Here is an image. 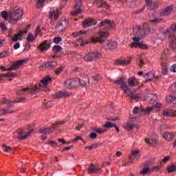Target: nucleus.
Returning <instances> with one entry per match:
<instances>
[{"mask_svg": "<svg viewBox=\"0 0 176 176\" xmlns=\"http://www.w3.org/2000/svg\"><path fill=\"white\" fill-rule=\"evenodd\" d=\"M52 78L49 76L43 78L38 85L32 87L21 88L16 91L18 96H27V94H36L38 91H47V85Z\"/></svg>", "mask_w": 176, "mask_h": 176, "instance_id": "nucleus-1", "label": "nucleus"}, {"mask_svg": "<svg viewBox=\"0 0 176 176\" xmlns=\"http://www.w3.org/2000/svg\"><path fill=\"white\" fill-rule=\"evenodd\" d=\"M91 42H94V43H97V42H99V43H103L104 47H107V49H109L110 50L112 49H116V47L118 46L116 41L104 40L102 38H100L99 37L92 38Z\"/></svg>", "mask_w": 176, "mask_h": 176, "instance_id": "nucleus-2", "label": "nucleus"}, {"mask_svg": "<svg viewBox=\"0 0 176 176\" xmlns=\"http://www.w3.org/2000/svg\"><path fill=\"white\" fill-rule=\"evenodd\" d=\"M9 23L11 24H17L21 17H23V11L20 9H16L9 13Z\"/></svg>", "mask_w": 176, "mask_h": 176, "instance_id": "nucleus-3", "label": "nucleus"}, {"mask_svg": "<svg viewBox=\"0 0 176 176\" xmlns=\"http://www.w3.org/2000/svg\"><path fill=\"white\" fill-rule=\"evenodd\" d=\"M121 90H123L124 93L127 95V97H130L131 100H135L136 101H138V99L140 98V94H133V91L129 88V85H127V83H126L125 81H124L121 85Z\"/></svg>", "mask_w": 176, "mask_h": 176, "instance_id": "nucleus-4", "label": "nucleus"}, {"mask_svg": "<svg viewBox=\"0 0 176 176\" xmlns=\"http://www.w3.org/2000/svg\"><path fill=\"white\" fill-rule=\"evenodd\" d=\"M65 123V121H58L55 122L50 128H45L42 129H39V133L41 134H50L51 133H53L57 127H59V126H61V124H64Z\"/></svg>", "mask_w": 176, "mask_h": 176, "instance_id": "nucleus-5", "label": "nucleus"}, {"mask_svg": "<svg viewBox=\"0 0 176 176\" xmlns=\"http://www.w3.org/2000/svg\"><path fill=\"white\" fill-rule=\"evenodd\" d=\"M2 104H5L6 105H7L8 109L1 110L0 116H3L5 115H9V113H14V111L9 109V108L13 107V102H10V100H8L7 98H4L2 101Z\"/></svg>", "mask_w": 176, "mask_h": 176, "instance_id": "nucleus-6", "label": "nucleus"}, {"mask_svg": "<svg viewBox=\"0 0 176 176\" xmlns=\"http://www.w3.org/2000/svg\"><path fill=\"white\" fill-rule=\"evenodd\" d=\"M133 34L139 38H145L148 35V29L136 26L133 28Z\"/></svg>", "mask_w": 176, "mask_h": 176, "instance_id": "nucleus-7", "label": "nucleus"}, {"mask_svg": "<svg viewBox=\"0 0 176 176\" xmlns=\"http://www.w3.org/2000/svg\"><path fill=\"white\" fill-rule=\"evenodd\" d=\"M101 53L98 52H91L87 56H84L85 61H96V60H100L101 58Z\"/></svg>", "mask_w": 176, "mask_h": 176, "instance_id": "nucleus-8", "label": "nucleus"}, {"mask_svg": "<svg viewBox=\"0 0 176 176\" xmlns=\"http://www.w3.org/2000/svg\"><path fill=\"white\" fill-rule=\"evenodd\" d=\"M169 50H165L162 54V56L161 60L162 61V74L163 75H167L168 74V65H167V63L164 62L166 60V56L168 54Z\"/></svg>", "mask_w": 176, "mask_h": 176, "instance_id": "nucleus-9", "label": "nucleus"}, {"mask_svg": "<svg viewBox=\"0 0 176 176\" xmlns=\"http://www.w3.org/2000/svg\"><path fill=\"white\" fill-rule=\"evenodd\" d=\"M68 27V21L65 18H62L58 23L56 30L58 32H61V31H64L65 28Z\"/></svg>", "mask_w": 176, "mask_h": 176, "instance_id": "nucleus-10", "label": "nucleus"}, {"mask_svg": "<svg viewBox=\"0 0 176 176\" xmlns=\"http://www.w3.org/2000/svg\"><path fill=\"white\" fill-rule=\"evenodd\" d=\"M65 86L67 89H72V87H78L79 86V78H75L73 79H68L65 82Z\"/></svg>", "mask_w": 176, "mask_h": 176, "instance_id": "nucleus-11", "label": "nucleus"}, {"mask_svg": "<svg viewBox=\"0 0 176 176\" xmlns=\"http://www.w3.org/2000/svg\"><path fill=\"white\" fill-rule=\"evenodd\" d=\"M168 36L169 39L174 37V32H171L170 29H167L164 32H162L157 34V38L160 41L166 40V37Z\"/></svg>", "mask_w": 176, "mask_h": 176, "instance_id": "nucleus-12", "label": "nucleus"}, {"mask_svg": "<svg viewBox=\"0 0 176 176\" xmlns=\"http://www.w3.org/2000/svg\"><path fill=\"white\" fill-rule=\"evenodd\" d=\"M82 1V0H75L76 5L74 6L75 11L71 12L72 16H76L82 12V9L80 8L83 5Z\"/></svg>", "mask_w": 176, "mask_h": 176, "instance_id": "nucleus-13", "label": "nucleus"}, {"mask_svg": "<svg viewBox=\"0 0 176 176\" xmlns=\"http://www.w3.org/2000/svg\"><path fill=\"white\" fill-rule=\"evenodd\" d=\"M57 67V63L56 61L47 62L44 65L40 66L41 71H45V69H53Z\"/></svg>", "mask_w": 176, "mask_h": 176, "instance_id": "nucleus-14", "label": "nucleus"}, {"mask_svg": "<svg viewBox=\"0 0 176 176\" xmlns=\"http://www.w3.org/2000/svg\"><path fill=\"white\" fill-rule=\"evenodd\" d=\"M90 79L87 74H82L78 78V86H82V87H85L87 86V83H89Z\"/></svg>", "mask_w": 176, "mask_h": 176, "instance_id": "nucleus-15", "label": "nucleus"}, {"mask_svg": "<svg viewBox=\"0 0 176 176\" xmlns=\"http://www.w3.org/2000/svg\"><path fill=\"white\" fill-rule=\"evenodd\" d=\"M50 46H52V41L45 40L38 46V49L41 52H46L50 49Z\"/></svg>", "mask_w": 176, "mask_h": 176, "instance_id": "nucleus-16", "label": "nucleus"}, {"mask_svg": "<svg viewBox=\"0 0 176 176\" xmlns=\"http://www.w3.org/2000/svg\"><path fill=\"white\" fill-rule=\"evenodd\" d=\"M104 26L109 27L110 28H115V27H116V25L115 24V22H113V21H110L109 19H104L98 25V27Z\"/></svg>", "mask_w": 176, "mask_h": 176, "instance_id": "nucleus-17", "label": "nucleus"}, {"mask_svg": "<svg viewBox=\"0 0 176 176\" xmlns=\"http://www.w3.org/2000/svg\"><path fill=\"white\" fill-rule=\"evenodd\" d=\"M32 133H34V129H30L29 131L26 133L25 135H23L24 131H23V129H19L18 131V138L19 140H25V138H28L30 135L32 134Z\"/></svg>", "mask_w": 176, "mask_h": 176, "instance_id": "nucleus-18", "label": "nucleus"}, {"mask_svg": "<svg viewBox=\"0 0 176 176\" xmlns=\"http://www.w3.org/2000/svg\"><path fill=\"white\" fill-rule=\"evenodd\" d=\"M24 63H25V60H18L12 64L10 68L6 69V71H14V69H17L19 67H21Z\"/></svg>", "mask_w": 176, "mask_h": 176, "instance_id": "nucleus-19", "label": "nucleus"}, {"mask_svg": "<svg viewBox=\"0 0 176 176\" xmlns=\"http://www.w3.org/2000/svg\"><path fill=\"white\" fill-rule=\"evenodd\" d=\"M69 96H71V93L68 91H59L54 95V98H63L64 97L67 98V97H69Z\"/></svg>", "mask_w": 176, "mask_h": 176, "instance_id": "nucleus-20", "label": "nucleus"}, {"mask_svg": "<svg viewBox=\"0 0 176 176\" xmlns=\"http://www.w3.org/2000/svg\"><path fill=\"white\" fill-rule=\"evenodd\" d=\"M90 25H96V21L91 18L86 19L82 22V27L84 28H87V27H90Z\"/></svg>", "mask_w": 176, "mask_h": 176, "instance_id": "nucleus-21", "label": "nucleus"}, {"mask_svg": "<svg viewBox=\"0 0 176 176\" xmlns=\"http://www.w3.org/2000/svg\"><path fill=\"white\" fill-rule=\"evenodd\" d=\"M173 10V6H169L166 7L165 9H164L162 11L160 12V16L162 17L164 16H170L171 14V12Z\"/></svg>", "mask_w": 176, "mask_h": 176, "instance_id": "nucleus-22", "label": "nucleus"}, {"mask_svg": "<svg viewBox=\"0 0 176 176\" xmlns=\"http://www.w3.org/2000/svg\"><path fill=\"white\" fill-rule=\"evenodd\" d=\"M131 164H133V162L134 160H138L140 159V151H132V154L129 157Z\"/></svg>", "mask_w": 176, "mask_h": 176, "instance_id": "nucleus-23", "label": "nucleus"}, {"mask_svg": "<svg viewBox=\"0 0 176 176\" xmlns=\"http://www.w3.org/2000/svg\"><path fill=\"white\" fill-rule=\"evenodd\" d=\"M162 107V103L157 102L155 106L151 107H146L145 109H142V112H144L146 115H148L153 111V108H160Z\"/></svg>", "mask_w": 176, "mask_h": 176, "instance_id": "nucleus-24", "label": "nucleus"}, {"mask_svg": "<svg viewBox=\"0 0 176 176\" xmlns=\"http://www.w3.org/2000/svg\"><path fill=\"white\" fill-rule=\"evenodd\" d=\"M95 5H97L98 8H104V9H109V6L104 1V0H96L94 2Z\"/></svg>", "mask_w": 176, "mask_h": 176, "instance_id": "nucleus-25", "label": "nucleus"}, {"mask_svg": "<svg viewBox=\"0 0 176 176\" xmlns=\"http://www.w3.org/2000/svg\"><path fill=\"white\" fill-rule=\"evenodd\" d=\"M162 115L164 116H176V111L175 110H171L168 109L166 110H164L162 112Z\"/></svg>", "mask_w": 176, "mask_h": 176, "instance_id": "nucleus-26", "label": "nucleus"}, {"mask_svg": "<svg viewBox=\"0 0 176 176\" xmlns=\"http://www.w3.org/2000/svg\"><path fill=\"white\" fill-rule=\"evenodd\" d=\"M58 16H60L58 10H53L50 11V19H54V20H57V19H58Z\"/></svg>", "mask_w": 176, "mask_h": 176, "instance_id": "nucleus-27", "label": "nucleus"}, {"mask_svg": "<svg viewBox=\"0 0 176 176\" xmlns=\"http://www.w3.org/2000/svg\"><path fill=\"white\" fill-rule=\"evenodd\" d=\"M175 137V133H170V132H166L164 134V138L166 139V141H171L174 139Z\"/></svg>", "mask_w": 176, "mask_h": 176, "instance_id": "nucleus-28", "label": "nucleus"}, {"mask_svg": "<svg viewBox=\"0 0 176 176\" xmlns=\"http://www.w3.org/2000/svg\"><path fill=\"white\" fill-rule=\"evenodd\" d=\"M88 174H93L94 173H98L100 171V168L96 167V165L91 164L90 166L87 168Z\"/></svg>", "mask_w": 176, "mask_h": 176, "instance_id": "nucleus-29", "label": "nucleus"}, {"mask_svg": "<svg viewBox=\"0 0 176 176\" xmlns=\"http://www.w3.org/2000/svg\"><path fill=\"white\" fill-rule=\"evenodd\" d=\"M128 85L130 87H135V86H137V79L135 76H132L128 79Z\"/></svg>", "mask_w": 176, "mask_h": 176, "instance_id": "nucleus-30", "label": "nucleus"}, {"mask_svg": "<svg viewBox=\"0 0 176 176\" xmlns=\"http://www.w3.org/2000/svg\"><path fill=\"white\" fill-rule=\"evenodd\" d=\"M145 142L148 144L149 145H152V146H156L157 145V139L153 138L151 139H145Z\"/></svg>", "mask_w": 176, "mask_h": 176, "instance_id": "nucleus-31", "label": "nucleus"}, {"mask_svg": "<svg viewBox=\"0 0 176 176\" xmlns=\"http://www.w3.org/2000/svg\"><path fill=\"white\" fill-rule=\"evenodd\" d=\"M142 38L140 36H135L133 38V42L132 43V47H138L139 45H140L141 42H140V41H141Z\"/></svg>", "mask_w": 176, "mask_h": 176, "instance_id": "nucleus-32", "label": "nucleus"}, {"mask_svg": "<svg viewBox=\"0 0 176 176\" xmlns=\"http://www.w3.org/2000/svg\"><path fill=\"white\" fill-rule=\"evenodd\" d=\"M146 6L150 7V9H156L159 5V3H152V0H146Z\"/></svg>", "mask_w": 176, "mask_h": 176, "instance_id": "nucleus-33", "label": "nucleus"}, {"mask_svg": "<svg viewBox=\"0 0 176 176\" xmlns=\"http://www.w3.org/2000/svg\"><path fill=\"white\" fill-rule=\"evenodd\" d=\"M144 79H146V82H151L155 79V74L152 72L147 73L144 75Z\"/></svg>", "mask_w": 176, "mask_h": 176, "instance_id": "nucleus-34", "label": "nucleus"}, {"mask_svg": "<svg viewBox=\"0 0 176 176\" xmlns=\"http://www.w3.org/2000/svg\"><path fill=\"white\" fill-rule=\"evenodd\" d=\"M23 32L18 33L14 34V36L12 38V42H17V41H21L23 39Z\"/></svg>", "mask_w": 176, "mask_h": 176, "instance_id": "nucleus-35", "label": "nucleus"}, {"mask_svg": "<svg viewBox=\"0 0 176 176\" xmlns=\"http://www.w3.org/2000/svg\"><path fill=\"white\" fill-rule=\"evenodd\" d=\"M170 48L173 49V50H176V37L175 35H174L173 33V37H170Z\"/></svg>", "mask_w": 176, "mask_h": 176, "instance_id": "nucleus-36", "label": "nucleus"}, {"mask_svg": "<svg viewBox=\"0 0 176 176\" xmlns=\"http://www.w3.org/2000/svg\"><path fill=\"white\" fill-rule=\"evenodd\" d=\"M127 64H130V60H122L120 59L116 60V65H127Z\"/></svg>", "mask_w": 176, "mask_h": 176, "instance_id": "nucleus-37", "label": "nucleus"}, {"mask_svg": "<svg viewBox=\"0 0 176 176\" xmlns=\"http://www.w3.org/2000/svg\"><path fill=\"white\" fill-rule=\"evenodd\" d=\"M167 102L176 104V96H169L166 98Z\"/></svg>", "mask_w": 176, "mask_h": 176, "instance_id": "nucleus-38", "label": "nucleus"}, {"mask_svg": "<svg viewBox=\"0 0 176 176\" xmlns=\"http://www.w3.org/2000/svg\"><path fill=\"white\" fill-rule=\"evenodd\" d=\"M99 36L100 38H108V36H109V33H108V32L100 30Z\"/></svg>", "mask_w": 176, "mask_h": 176, "instance_id": "nucleus-39", "label": "nucleus"}, {"mask_svg": "<svg viewBox=\"0 0 176 176\" xmlns=\"http://www.w3.org/2000/svg\"><path fill=\"white\" fill-rule=\"evenodd\" d=\"M52 50L55 54H57V53H60V52L63 50V47L60 45H54Z\"/></svg>", "mask_w": 176, "mask_h": 176, "instance_id": "nucleus-40", "label": "nucleus"}, {"mask_svg": "<svg viewBox=\"0 0 176 176\" xmlns=\"http://www.w3.org/2000/svg\"><path fill=\"white\" fill-rule=\"evenodd\" d=\"M100 146V144L98 143H95L94 144H91V146H88L85 148V149H89V151H93V149H97Z\"/></svg>", "mask_w": 176, "mask_h": 176, "instance_id": "nucleus-41", "label": "nucleus"}, {"mask_svg": "<svg viewBox=\"0 0 176 176\" xmlns=\"http://www.w3.org/2000/svg\"><path fill=\"white\" fill-rule=\"evenodd\" d=\"M83 35H86V32H84L82 30H80V32H74L72 34L73 36H80V38H82Z\"/></svg>", "mask_w": 176, "mask_h": 176, "instance_id": "nucleus-42", "label": "nucleus"}, {"mask_svg": "<svg viewBox=\"0 0 176 176\" xmlns=\"http://www.w3.org/2000/svg\"><path fill=\"white\" fill-rule=\"evenodd\" d=\"M103 127H104V129H112V127H116V124H112L111 122H107L106 124L103 125Z\"/></svg>", "mask_w": 176, "mask_h": 176, "instance_id": "nucleus-43", "label": "nucleus"}, {"mask_svg": "<svg viewBox=\"0 0 176 176\" xmlns=\"http://www.w3.org/2000/svg\"><path fill=\"white\" fill-rule=\"evenodd\" d=\"M115 85H122L123 82H124V77H121L119 78L118 80L113 81Z\"/></svg>", "mask_w": 176, "mask_h": 176, "instance_id": "nucleus-44", "label": "nucleus"}, {"mask_svg": "<svg viewBox=\"0 0 176 176\" xmlns=\"http://www.w3.org/2000/svg\"><path fill=\"white\" fill-rule=\"evenodd\" d=\"M167 170L168 173H175L176 165H170L168 167Z\"/></svg>", "mask_w": 176, "mask_h": 176, "instance_id": "nucleus-45", "label": "nucleus"}, {"mask_svg": "<svg viewBox=\"0 0 176 176\" xmlns=\"http://www.w3.org/2000/svg\"><path fill=\"white\" fill-rule=\"evenodd\" d=\"M94 131H95V133H98V134H103V133H105L107 130L101 128H94Z\"/></svg>", "mask_w": 176, "mask_h": 176, "instance_id": "nucleus-46", "label": "nucleus"}, {"mask_svg": "<svg viewBox=\"0 0 176 176\" xmlns=\"http://www.w3.org/2000/svg\"><path fill=\"white\" fill-rule=\"evenodd\" d=\"M8 56H9V50H4L0 53V58L8 57Z\"/></svg>", "mask_w": 176, "mask_h": 176, "instance_id": "nucleus-47", "label": "nucleus"}, {"mask_svg": "<svg viewBox=\"0 0 176 176\" xmlns=\"http://www.w3.org/2000/svg\"><path fill=\"white\" fill-rule=\"evenodd\" d=\"M26 39L29 43H32L35 41V38H34V35H32V34H29Z\"/></svg>", "mask_w": 176, "mask_h": 176, "instance_id": "nucleus-48", "label": "nucleus"}, {"mask_svg": "<svg viewBox=\"0 0 176 176\" xmlns=\"http://www.w3.org/2000/svg\"><path fill=\"white\" fill-rule=\"evenodd\" d=\"M63 41V38L61 36H56L54 38V43H56V45H58L60 42Z\"/></svg>", "mask_w": 176, "mask_h": 176, "instance_id": "nucleus-49", "label": "nucleus"}, {"mask_svg": "<svg viewBox=\"0 0 176 176\" xmlns=\"http://www.w3.org/2000/svg\"><path fill=\"white\" fill-rule=\"evenodd\" d=\"M50 1H52V0H50ZM43 3H45V0H38L37 8H43Z\"/></svg>", "mask_w": 176, "mask_h": 176, "instance_id": "nucleus-50", "label": "nucleus"}, {"mask_svg": "<svg viewBox=\"0 0 176 176\" xmlns=\"http://www.w3.org/2000/svg\"><path fill=\"white\" fill-rule=\"evenodd\" d=\"M3 151H4V152H10V151H12V147L8 146L6 144H3Z\"/></svg>", "mask_w": 176, "mask_h": 176, "instance_id": "nucleus-51", "label": "nucleus"}, {"mask_svg": "<svg viewBox=\"0 0 176 176\" xmlns=\"http://www.w3.org/2000/svg\"><path fill=\"white\" fill-rule=\"evenodd\" d=\"M171 159V157L170 156H166L165 157L162 161L161 162V166H163V163L166 164L167 163V162H168V160H170Z\"/></svg>", "mask_w": 176, "mask_h": 176, "instance_id": "nucleus-52", "label": "nucleus"}, {"mask_svg": "<svg viewBox=\"0 0 176 176\" xmlns=\"http://www.w3.org/2000/svg\"><path fill=\"white\" fill-rule=\"evenodd\" d=\"M63 69H64V67L63 66H60V67H58L56 69V71H55L56 75H60V74H61V72H63Z\"/></svg>", "mask_w": 176, "mask_h": 176, "instance_id": "nucleus-53", "label": "nucleus"}, {"mask_svg": "<svg viewBox=\"0 0 176 176\" xmlns=\"http://www.w3.org/2000/svg\"><path fill=\"white\" fill-rule=\"evenodd\" d=\"M151 99L150 101L152 102L153 101H156V100H157V96L155 94H151L148 96Z\"/></svg>", "mask_w": 176, "mask_h": 176, "instance_id": "nucleus-54", "label": "nucleus"}, {"mask_svg": "<svg viewBox=\"0 0 176 176\" xmlns=\"http://www.w3.org/2000/svg\"><path fill=\"white\" fill-rule=\"evenodd\" d=\"M1 16H2L3 19H9V13L8 14V12L6 11L2 12Z\"/></svg>", "mask_w": 176, "mask_h": 176, "instance_id": "nucleus-55", "label": "nucleus"}, {"mask_svg": "<svg viewBox=\"0 0 176 176\" xmlns=\"http://www.w3.org/2000/svg\"><path fill=\"white\" fill-rule=\"evenodd\" d=\"M148 171H149V168H144L142 171H140V174L142 175H145V174L148 173Z\"/></svg>", "mask_w": 176, "mask_h": 176, "instance_id": "nucleus-56", "label": "nucleus"}, {"mask_svg": "<svg viewBox=\"0 0 176 176\" xmlns=\"http://www.w3.org/2000/svg\"><path fill=\"white\" fill-rule=\"evenodd\" d=\"M160 21H162V19H153V20H150L149 23H153L154 24H157V23H160Z\"/></svg>", "mask_w": 176, "mask_h": 176, "instance_id": "nucleus-57", "label": "nucleus"}, {"mask_svg": "<svg viewBox=\"0 0 176 176\" xmlns=\"http://www.w3.org/2000/svg\"><path fill=\"white\" fill-rule=\"evenodd\" d=\"M89 138H91V140H96V138H97V133L94 132L91 133L89 135Z\"/></svg>", "mask_w": 176, "mask_h": 176, "instance_id": "nucleus-58", "label": "nucleus"}, {"mask_svg": "<svg viewBox=\"0 0 176 176\" xmlns=\"http://www.w3.org/2000/svg\"><path fill=\"white\" fill-rule=\"evenodd\" d=\"M133 129H134V124H127L126 129L129 130V131H131V130H133Z\"/></svg>", "mask_w": 176, "mask_h": 176, "instance_id": "nucleus-59", "label": "nucleus"}, {"mask_svg": "<svg viewBox=\"0 0 176 176\" xmlns=\"http://www.w3.org/2000/svg\"><path fill=\"white\" fill-rule=\"evenodd\" d=\"M30 49H31V45H30V43H26L25 44V49L23 50V52H28V50H30Z\"/></svg>", "mask_w": 176, "mask_h": 176, "instance_id": "nucleus-60", "label": "nucleus"}, {"mask_svg": "<svg viewBox=\"0 0 176 176\" xmlns=\"http://www.w3.org/2000/svg\"><path fill=\"white\" fill-rule=\"evenodd\" d=\"M170 31H173V32H176V23H173L170 25Z\"/></svg>", "mask_w": 176, "mask_h": 176, "instance_id": "nucleus-61", "label": "nucleus"}, {"mask_svg": "<svg viewBox=\"0 0 176 176\" xmlns=\"http://www.w3.org/2000/svg\"><path fill=\"white\" fill-rule=\"evenodd\" d=\"M138 47H140L141 49H148V45L140 43V45H139Z\"/></svg>", "mask_w": 176, "mask_h": 176, "instance_id": "nucleus-62", "label": "nucleus"}, {"mask_svg": "<svg viewBox=\"0 0 176 176\" xmlns=\"http://www.w3.org/2000/svg\"><path fill=\"white\" fill-rule=\"evenodd\" d=\"M170 90H172L173 93H176V82L172 85V86L170 87Z\"/></svg>", "mask_w": 176, "mask_h": 176, "instance_id": "nucleus-63", "label": "nucleus"}, {"mask_svg": "<svg viewBox=\"0 0 176 176\" xmlns=\"http://www.w3.org/2000/svg\"><path fill=\"white\" fill-rule=\"evenodd\" d=\"M171 72H176V65H173L170 67Z\"/></svg>", "mask_w": 176, "mask_h": 176, "instance_id": "nucleus-64", "label": "nucleus"}]
</instances>
